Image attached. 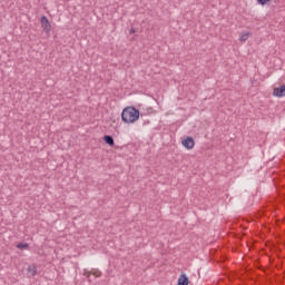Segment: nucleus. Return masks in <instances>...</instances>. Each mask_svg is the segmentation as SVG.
I'll use <instances>...</instances> for the list:
<instances>
[{
	"label": "nucleus",
	"mask_w": 285,
	"mask_h": 285,
	"mask_svg": "<svg viewBox=\"0 0 285 285\" xmlns=\"http://www.w3.org/2000/svg\"><path fill=\"white\" fill-rule=\"evenodd\" d=\"M121 119L125 124H135L139 119V110L135 107H126L121 112Z\"/></svg>",
	"instance_id": "1"
},
{
	"label": "nucleus",
	"mask_w": 285,
	"mask_h": 285,
	"mask_svg": "<svg viewBox=\"0 0 285 285\" xmlns=\"http://www.w3.org/2000/svg\"><path fill=\"white\" fill-rule=\"evenodd\" d=\"M40 23H41V27L43 28L45 32L47 35L50 33V30H52V26L50 24V21L48 20V18L46 16H43L40 19Z\"/></svg>",
	"instance_id": "2"
},
{
	"label": "nucleus",
	"mask_w": 285,
	"mask_h": 285,
	"mask_svg": "<svg viewBox=\"0 0 285 285\" xmlns=\"http://www.w3.org/2000/svg\"><path fill=\"white\" fill-rule=\"evenodd\" d=\"M183 146L187 148V150H193L195 148V139L193 137H187L181 141Z\"/></svg>",
	"instance_id": "3"
},
{
	"label": "nucleus",
	"mask_w": 285,
	"mask_h": 285,
	"mask_svg": "<svg viewBox=\"0 0 285 285\" xmlns=\"http://www.w3.org/2000/svg\"><path fill=\"white\" fill-rule=\"evenodd\" d=\"M275 97H285V85L274 89Z\"/></svg>",
	"instance_id": "4"
},
{
	"label": "nucleus",
	"mask_w": 285,
	"mask_h": 285,
	"mask_svg": "<svg viewBox=\"0 0 285 285\" xmlns=\"http://www.w3.org/2000/svg\"><path fill=\"white\" fill-rule=\"evenodd\" d=\"M178 285H188V276H186V274L180 275L178 278Z\"/></svg>",
	"instance_id": "5"
},
{
	"label": "nucleus",
	"mask_w": 285,
	"mask_h": 285,
	"mask_svg": "<svg viewBox=\"0 0 285 285\" xmlns=\"http://www.w3.org/2000/svg\"><path fill=\"white\" fill-rule=\"evenodd\" d=\"M27 271L31 277H35V275H37V266L35 265H29Z\"/></svg>",
	"instance_id": "6"
},
{
	"label": "nucleus",
	"mask_w": 285,
	"mask_h": 285,
	"mask_svg": "<svg viewBox=\"0 0 285 285\" xmlns=\"http://www.w3.org/2000/svg\"><path fill=\"white\" fill-rule=\"evenodd\" d=\"M104 141L105 144H108V146H115V139L112 138V136H105Z\"/></svg>",
	"instance_id": "7"
},
{
	"label": "nucleus",
	"mask_w": 285,
	"mask_h": 285,
	"mask_svg": "<svg viewBox=\"0 0 285 285\" xmlns=\"http://www.w3.org/2000/svg\"><path fill=\"white\" fill-rule=\"evenodd\" d=\"M249 37H250V32H242L239 37V41H243V42L248 41Z\"/></svg>",
	"instance_id": "8"
},
{
	"label": "nucleus",
	"mask_w": 285,
	"mask_h": 285,
	"mask_svg": "<svg viewBox=\"0 0 285 285\" xmlns=\"http://www.w3.org/2000/svg\"><path fill=\"white\" fill-rule=\"evenodd\" d=\"M91 275H94V277H101V272L99 269H92Z\"/></svg>",
	"instance_id": "9"
},
{
	"label": "nucleus",
	"mask_w": 285,
	"mask_h": 285,
	"mask_svg": "<svg viewBox=\"0 0 285 285\" xmlns=\"http://www.w3.org/2000/svg\"><path fill=\"white\" fill-rule=\"evenodd\" d=\"M17 248H20V250H23V249L28 248V243H24V244L20 243V244H18Z\"/></svg>",
	"instance_id": "10"
},
{
	"label": "nucleus",
	"mask_w": 285,
	"mask_h": 285,
	"mask_svg": "<svg viewBox=\"0 0 285 285\" xmlns=\"http://www.w3.org/2000/svg\"><path fill=\"white\" fill-rule=\"evenodd\" d=\"M90 275H92V272H89L88 269L83 271V276L87 277V279H89V282H90Z\"/></svg>",
	"instance_id": "11"
},
{
	"label": "nucleus",
	"mask_w": 285,
	"mask_h": 285,
	"mask_svg": "<svg viewBox=\"0 0 285 285\" xmlns=\"http://www.w3.org/2000/svg\"><path fill=\"white\" fill-rule=\"evenodd\" d=\"M259 6H266V3H269L271 0H256Z\"/></svg>",
	"instance_id": "12"
},
{
	"label": "nucleus",
	"mask_w": 285,
	"mask_h": 285,
	"mask_svg": "<svg viewBox=\"0 0 285 285\" xmlns=\"http://www.w3.org/2000/svg\"><path fill=\"white\" fill-rule=\"evenodd\" d=\"M130 32L132 33V32H135V30H132V29H131V31H130Z\"/></svg>",
	"instance_id": "13"
}]
</instances>
